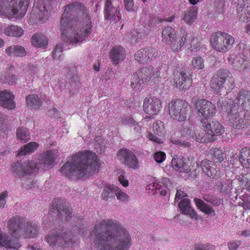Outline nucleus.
<instances>
[{
    "instance_id": "nucleus-14",
    "label": "nucleus",
    "mask_w": 250,
    "mask_h": 250,
    "mask_svg": "<svg viewBox=\"0 0 250 250\" xmlns=\"http://www.w3.org/2000/svg\"><path fill=\"white\" fill-rule=\"evenodd\" d=\"M174 78L173 83L175 87L180 90H187L191 86L192 83V75L189 72L185 71L177 72L173 74Z\"/></svg>"
},
{
    "instance_id": "nucleus-8",
    "label": "nucleus",
    "mask_w": 250,
    "mask_h": 250,
    "mask_svg": "<svg viewBox=\"0 0 250 250\" xmlns=\"http://www.w3.org/2000/svg\"><path fill=\"white\" fill-rule=\"evenodd\" d=\"M210 86L214 93H218L223 89L230 92L235 87V81L231 73L227 69H220L213 75Z\"/></svg>"
},
{
    "instance_id": "nucleus-47",
    "label": "nucleus",
    "mask_w": 250,
    "mask_h": 250,
    "mask_svg": "<svg viewBox=\"0 0 250 250\" xmlns=\"http://www.w3.org/2000/svg\"><path fill=\"white\" fill-rule=\"evenodd\" d=\"M146 49L147 62H148V61H153L159 57V52L154 48L149 46L146 47Z\"/></svg>"
},
{
    "instance_id": "nucleus-52",
    "label": "nucleus",
    "mask_w": 250,
    "mask_h": 250,
    "mask_svg": "<svg viewBox=\"0 0 250 250\" xmlns=\"http://www.w3.org/2000/svg\"><path fill=\"white\" fill-rule=\"evenodd\" d=\"M168 181V179L165 178L162 181L159 182L157 183V193H159L162 196H165L167 194V188L164 183H166Z\"/></svg>"
},
{
    "instance_id": "nucleus-10",
    "label": "nucleus",
    "mask_w": 250,
    "mask_h": 250,
    "mask_svg": "<svg viewBox=\"0 0 250 250\" xmlns=\"http://www.w3.org/2000/svg\"><path fill=\"white\" fill-rule=\"evenodd\" d=\"M162 37V42L169 44L172 51L176 52L184 45L187 38V32L183 29L181 30V33L177 36L175 29L168 26L163 29Z\"/></svg>"
},
{
    "instance_id": "nucleus-37",
    "label": "nucleus",
    "mask_w": 250,
    "mask_h": 250,
    "mask_svg": "<svg viewBox=\"0 0 250 250\" xmlns=\"http://www.w3.org/2000/svg\"><path fill=\"white\" fill-rule=\"evenodd\" d=\"M32 44L34 46L44 48L47 44V41L44 35L42 34H35L31 39Z\"/></svg>"
},
{
    "instance_id": "nucleus-7",
    "label": "nucleus",
    "mask_w": 250,
    "mask_h": 250,
    "mask_svg": "<svg viewBox=\"0 0 250 250\" xmlns=\"http://www.w3.org/2000/svg\"><path fill=\"white\" fill-rule=\"evenodd\" d=\"M49 246L53 249L73 248L77 246L78 240L69 231H57L49 232L45 238Z\"/></svg>"
},
{
    "instance_id": "nucleus-49",
    "label": "nucleus",
    "mask_w": 250,
    "mask_h": 250,
    "mask_svg": "<svg viewBox=\"0 0 250 250\" xmlns=\"http://www.w3.org/2000/svg\"><path fill=\"white\" fill-rule=\"evenodd\" d=\"M192 65L194 69H204L205 64L203 59L201 57H194L192 61Z\"/></svg>"
},
{
    "instance_id": "nucleus-59",
    "label": "nucleus",
    "mask_w": 250,
    "mask_h": 250,
    "mask_svg": "<svg viewBox=\"0 0 250 250\" xmlns=\"http://www.w3.org/2000/svg\"><path fill=\"white\" fill-rule=\"evenodd\" d=\"M4 115L0 112V136L4 137L8 133V128L3 125V122L5 119Z\"/></svg>"
},
{
    "instance_id": "nucleus-6",
    "label": "nucleus",
    "mask_w": 250,
    "mask_h": 250,
    "mask_svg": "<svg viewBox=\"0 0 250 250\" xmlns=\"http://www.w3.org/2000/svg\"><path fill=\"white\" fill-rule=\"evenodd\" d=\"M30 0H0V15L9 19L21 18L25 15Z\"/></svg>"
},
{
    "instance_id": "nucleus-63",
    "label": "nucleus",
    "mask_w": 250,
    "mask_h": 250,
    "mask_svg": "<svg viewBox=\"0 0 250 250\" xmlns=\"http://www.w3.org/2000/svg\"><path fill=\"white\" fill-rule=\"evenodd\" d=\"M125 9L129 12H133L134 10L133 0H124Z\"/></svg>"
},
{
    "instance_id": "nucleus-2",
    "label": "nucleus",
    "mask_w": 250,
    "mask_h": 250,
    "mask_svg": "<svg viewBox=\"0 0 250 250\" xmlns=\"http://www.w3.org/2000/svg\"><path fill=\"white\" fill-rule=\"evenodd\" d=\"M97 250H129L132 245L129 233L111 220H104L97 225L91 233Z\"/></svg>"
},
{
    "instance_id": "nucleus-42",
    "label": "nucleus",
    "mask_w": 250,
    "mask_h": 250,
    "mask_svg": "<svg viewBox=\"0 0 250 250\" xmlns=\"http://www.w3.org/2000/svg\"><path fill=\"white\" fill-rule=\"evenodd\" d=\"M220 192L223 193H228L232 189V181L228 179L223 180L217 185Z\"/></svg>"
},
{
    "instance_id": "nucleus-51",
    "label": "nucleus",
    "mask_w": 250,
    "mask_h": 250,
    "mask_svg": "<svg viewBox=\"0 0 250 250\" xmlns=\"http://www.w3.org/2000/svg\"><path fill=\"white\" fill-rule=\"evenodd\" d=\"M62 51L63 45L62 43H57L52 52L53 59L55 60L61 59Z\"/></svg>"
},
{
    "instance_id": "nucleus-46",
    "label": "nucleus",
    "mask_w": 250,
    "mask_h": 250,
    "mask_svg": "<svg viewBox=\"0 0 250 250\" xmlns=\"http://www.w3.org/2000/svg\"><path fill=\"white\" fill-rule=\"evenodd\" d=\"M234 68L238 71H244L247 69V68L250 65V62L248 61L242 59L241 60L236 61L233 63Z\"/></svg>"
},
{
    "instance_id": "nucleus-17",
    "label": "nucleus",
    "mask_w": 250,
    "mask_h": 250,
    "mask_svg": "<svg viewBox=\"0 0 250 250\" xmlns=\"http://www.w3.org/2000/svg\"><path fill=\"white\" fill-rule=\"evenodd\" d=\"M117 157L123 164L133 169L137 168L138 161L136 155L130 150L125 148L119 150Z\"/></svg>"
},
{
    "instance_id": "nucleus-39",
    "label": "nucleus",
    "mask_w": 250,
    "mask_h": 250,
    "mask_svg": "<svg viewBox=\"0 0 250 250\" xmlns=\"http://www.w3.org/2000/svg\"><path fill=\"white\" fill-rule=\"evenodd\" d=\"M53 208H56L57 212L61 216H64L66 220L70 218V215L72 214L71 209L66 206V204H52Z\"/></svg>"
},
{
    "instance_id": "nucleus-41",
    "label": "nucleus",
    "mask_w": 250,
    "mask_h": 250,
    "mask_svg": "<svg viewBox=\"0 0 250 250\" xmlns=\"http://www.w3.org/2000/svg\"><path fill=\"white\" fill-rule=\"evenodd\" d=\"M180 132L182 136L187 139H190L192 138L195 131L194 129H192V126H190L189 124H188L185 123L182 125Z\"/></svg>"
},
{
    "instance_id": "nucleus-27",
    "label": "nucleus",
    "mask_w": 250,
    "mask_h": 250,
    "mask_svg": "<svg viewBox=\"0 0 250 250\" xmlns=\"http://www.w3.org/2000/svg\"><path fill=\"white\" fill-rule=\"evenodd\" d=\"M197 11L198 9L196 7H189L185 11L182 21L188 24L191 25L197 19Z\"/></svg>"
},
{
    "instance_id": "nucleus-50",
    "label": "nucleus",
    "mask_w": 250,
    "mask_h": 250,
    "mask_svg": "<svg viewBox=\"0 0 250 250\" xmlns=\"http://www.w3.org/2000/svg\"><path fill=\"white\" fill-rule=\"evenodd\" d=\"M144 36V33L139 32L137 30H133L127 38L129 39L131 42H138Z\"/></svg>"
},
{
    "instance_id": "nucleus-30",
    "label": "nucleus",
    "mask_w": 250,
    "mask_h": 250,
    "mask_svg": "<svg viewBox=\"0 0 250 250\" xmlns=\"http://www.w3.org/2000/svg\"><path fill=\"white\" fill-rule=\"evenodd\" d=\"M5 52L9 56L22 57L26 54L24 48L19 45L10 46L6 48Z\"/></svg>"
},
{
    "instance_id": "nucleus-55",
    "label": "nucleus",
    "mask_w": 250,
    "mask_h": 250,
    "mask_svg": "<svg viewBox=\"0 0 250 250\" xmlns=\"http://www.w3.org/2000/svg\"><path fill=\"white\" fill-rule=\"evenodd\" d=\"M121 122L123 124L128 125L130 126H135L137 125L134 127V129H136L137 131H140L141 130V128L138 126V124L136 123L135 121L133 120L132 118L129 117H126L124 118H122L121 120Z\"/></svg>"
},
{
    "instance_id": "nucleus-32",
    "label": "nucleus",
    "mask_w": 250,
    "mask_h": 250,
    "mask_svg": "<svg viewBox=\"0 0 250 250\" xmlns=\"http://www.w3.org/2000/svg\"><path fill=\"white\" fill-rule=\"evenodd\" d=\"M178 208L182 214L189 216L191 219L197 220L199 218V215L190 204H178Z\"/></svg>"
},
{
    "instance_id": "nucleus-64",
    "label": "nucleus",
    "mask_w": 250,
    "mask_h": 250,
    "mask_svg": "<svg viewBox=\"0 0 250 250\" xmlns=\"http://www.w3.org/2000/svg\"><path fill=\"white\" fill-rule=\"evenodd\" d=\"M18 79L13 75H8L5 77V83H8L9 84H14L16 83Z\"/></svg>"
},
{
    "instance_id": "nucleus-53",
    "label": "nucleus",
    "mask_w": 250,
    "mask_h": 250,
    "mask_svg": "<svg viewBox=\"0 0 250 250\" xmlns=\"http://www.w3.org/2000/svg\"><path fill=\"white\" fill-rule=\"evenodd\" d=\"M20 69L22 70L26 76H31L32 77H34L36 75L38 71L37 68L34 65H31L28 67L25 68L21 67Z\"/></svg>"
},
{
    "instance_id": "nucleus-58",
    "label": "nucleus",
    "mask_w": 250,
    "mask_h": 250,
    "mask_svg": "<svg viewBox=\"0 0 250 250\" xmlns=\"http://www.w3.org/2000/svg\"><path fill=\"white\" fill-rule=\"evenodd\" d=\"M174 19V17H168L167 20H165L164 19H160L157 17H153L149 20V24L153 25H157V24L162 22L164 21H172Z\"/></svg>"
},
{
    "instance_id": "nucleus-61",
    "label": "nucleus",
    "mask_w": 250,
    "mask_h": 250,
    "mask_svg": "<svg viewBox=\"0 0 250 250\" xmlns=\"http://www.w3.org/2000/svg\"><path fill=\"white\" fill-rule=\"evenodd\" d=\"M241 244L239 240H232L228 243V247L229 250H236Z\"/></svg>"
},
{
    "instance_id": "nucleus-9",
    "label": "nucleus",
    "mask_w": 250,
    "mask_h": 250,
    "mask_svg": "<svg viewBox=\"0 0 250 250\" xmlns=\"http://www.w3.org/2000/svg\"><path fill=\"white\" fill-rule=\"evenodd\" d=\"M168 114L175 121L184 122L190 117L192 109L190 104L185 100L176 99L168 103Z\"/></svg>"
},
{
    "instance_id": "nucleus-13",
    "label": "nucleus",
    "mask_w": 250,
    "mask_h": 250,
    "mask_svg": "<svg viewBox=\"0 0 250 250\" xmlns=\"http://www.w3.org/2000/svg\"><path fill=\"white\" fill-rule=\"evenodd\" d=\"M116 0H105L104 9V19L116 23L122 19L121 9Z\"/></svg>"
},
{
    "instance_id": "nucleus-34",
    "label": "nucleus",
    "mask_w": 250,
    "mask_h": 250,
    "mask_svg": "<svg viewBox=\"0 0 250 250\" xmlns=\"http://www.w3.org/2000/svg\"><path fill=\"white\" fill-rule=\"evenodd\" d=\"M39 145L35 142H31L21 147L18 152L19 156L29 155L34 152L39 147Z\"/></svg>"
},
{
    "instance_id": "nucleus-38",
    "label": "nucleus",
    "mask_w": 250,
    "mask_h": 250,
    "mask_svg": "<svg viewBox=\"0 0 250 250\" xmlns=\"http://www.w3.org/2000/svg\"><path fill=\"white\" fill-rule=\"evenodd\" d=\"M24 31L22 28L17 25H11L4 29V33L10 37H20L23 35Z\"/></svg>"
},
{
    "instance_id": "nucleus-16",
    "label": "nucleus",
    "mask_w": 250,
    "mask_h": 250,
    "mask_svg": "<svg viewBox=\"0 0 250 250\" xmlns=\"http://www.w3.org/2000/svg\"><path fill=\"white\" fill-rule=\"evenodd\" d=\"M25 222L22 218L14 216L11 218L7 223V228L12 236L18 238H21L22 230Z\"/></svg>"
},
{
    "instance_id": "nucleus-45",
    "label": "nucleus",
    "mask_w": 250,
    "mask_h": 250,
    "mask_svg": "<svg viewBox=\"0 0 250 250\" xmlns=\"http://www.w3.org/2000/svg\"><path fill=\"white\" fill-rule=\"evenodd\" d=\"M154 132L159 136H161L165 133V128L164 123L160 120H157L153 125Z\"/></svg>"
},
{
    "instance_id": "nucleus-44",
    "label": "nucleus",
    "mask_w": 250,
    "mask_h": 250,
    "mask_svg": "<svg viewBox=\"0 0 250 250\" xmlns=\"http://www.w3.org/2000/svg\"><path fill=\"white\" fill-rule=\"evenodd\" d=\"M146 49L143 48L138 50L134 55L135 59L140 63H147Z\"/></svg>"
},
{
    "instance_id": "nucleus-22",
    "label": "nucleus",
    "mask_w": 250,
    "mask_h": 250,
    "mask_svg": "<svg viewBox=\"0 0 250 250\" xmlns=\"http://www.w3.org/2000/svg\"><path fill=\"white\" fill-rule=\"evenodd\" d=\"M40 226L32 222L25 223L21 237L24 238H34L38 236L40 233Z\"/></svg>"
},
{
    "instance_id": "nucleus-36",
    "label": "nucleus",
    "mask_w": 250,
    "mask_h": 250,
    "mask_svg": "<svg viewBox=\"0 0 250 250\" xmlns=\"http://www.w3.org/2000/svg\"><path fill=\"white\" fill-rule=\"evenodd\" d=\"M27 106L34 109H38L42 106V102L36 94H30L26 96Z\"/></svg>"
},
{
    "instance_id": "nucleus-62",
    "label": "nucleus",
    "mask_w": 250,
    "mask_h": 250,
    "mask_svg": "<svg viewBox=\"0 0 250 250\" xmlns=\"http://www.w3.org/2000/svg\"><path fill=\"white\" fill-rule=\"evenodd\" d=\"M166 153L162 151H158L155 153L154 158L158 163H162L166 159Z\"/></svg>"
},
{
    "instance_id": "nucleus-57",
    "label": "nucleus",
    "mask_w": 250,
    "mask_h": 250,
    "mask_svg": "<svg viewBox=\"0 0 250 250\" xmlns=\"http://www.w3.org/2000/svg\"><path fill=\"white\" fill-rule=\"evenodd\" d=\"M198 208L206 214L211 215L214 213V209L209 204H196Z\"/></svg>"
},
{
    "instance_id": "nucleus-56",
    "label": "nucleus",
    "mask_w": 250,
    "mask_h": 250,
    "mask_svg": "<svg viewBox=\"0 0 250 250\" xmlns=\"http://www.w3.org/2000/svg\"><path fill=\"white\" fill-rule=\"evenodd\" d=\"M140 77L138 73V71L134 74L131 79V85L133 88L138 89L140 87L141 83Z\"/></svg>"
},
{
    "instance_id": "nucleus-23",
    "label": "nucleus",
    "mask_w": 250,
    "mask_h": 250,
    "mask_svg": "<svg viewBox=\"0 0 250 250\" xmlns=\"http://www.w3.org/2000/svg\"><path fill=\"white\" fill-rule=\"evenodd\" d=\"M188 161L181 156L174 155L171 160V167L175 170L188 173L190 170V166L188 164Z\"/></svg>"
},
{
    "instance_id": "nucleus-48",
    "label": "nucleus",
    "mask_w": 250,
    "mask_h": 250,
    "mask_svg": "<svg viewBox=\"0 0 250 250\" xmlns=\"http://www.w3.org/2000/svg\"><path fill=\"white\" fill-rule=\"evenodd\" d=\"M187 194L183 191L177 190L175 195V201L179 203H190V200L187 198Z\"/></svg>"
},
{
    "instance_id": "nucleus-18",
    "label": "nucleus",
    "mask_w": 250,
    "mask_h": 250,
    "mask_svg": "<svg viewBox=\"0 0 250 250\" xmlns=\"http://www.w3.org/2000/svg\"><path fill=\"white\" fill-rule=\"evenodd\" d=\"M138 73L142 83L146 84L154 81L161 74L158 68L152 65L142 67L138 70Z\"/></svg>"
},
{
    "instance_id": "nucleus-20",
    "label": "nucleus",
    "mask_w": 250,
    "mask_h": 250,
    "mask_svg": "<svg viewBox=\"0 0 250 250\" xmlns=\"http://www.w3.org/2000/svg\"><path fill=\"white\" fill-rule=\"evenodd\" d=\"M237 13L240 21L248 22L250 21V0H239Z\"/></svg>"
},
{
    "instance_id": "nucleus-31",
    "label": "nucleus",
    "mask_w": 250,
    "mask_h": 250,
    "mask_svg": "<svg viewBox=\"0 0 250 250\" xmlns=\"http://www.w3.org/2000/svg\"><path fill=\"white\" fill-rule=\"evenodd\" d=\"M118 191V187L113 185L107 184L101 194V198L104 201L110 200L115 197L116 191Z\"/></svg>"
},
{
    "instance_id": "nucleus-3",
    "label": "nucleus",
    "mask_w": 250,
    "mask_h": 250,
    "mask_svg": "<svg viewBox=\"0 0 250 250\" xmlns=\"http://www.w3.org/2000/svg\"><path fill=\"white\" fill-rule=\"evenodd\" d=\"M95 153L89 150L79 151L74 154L70 161L66 162L61 168V172L66 176L71 175L83 177L98 170L100 164Z\"/></svg>"
},
{
    "instance_id": "nucleus-1",
    "label": "nucleus",
    "mask_w": 250,
    "mask_h": 250,
    "mask_svg": "<svg viewBox=\"0 0 250 250\" xmlns=\"http://www.w3.org/2000/svg\"><path fill=\"white\" fill-rule=\"evenodd\" d=\"M62 40L67 44H76L91 33L92 24L88 10L81 2L67 4L61 19Z\"/></svg>"
},
{
    "instance_id": "nucleus-19",
    "label": "nucleus",
    "mask_w": 250,
    "mask_h": 250,
    "mask_svg": "<svg viewBox=\"0 0 250 250\" xmlns=\"http://www.w3.org/2000/svg\"><path fill=\"white\" fill-rule=\"evenodd\" d=\"M200 167L205 176L210 178H218L220 176V170L217 165L208 159L203 160L200 163Z\"/></svg>"
},
{
    "instance_id": "nucleus-5",
    "label": "nucleus",
    "mask_w": 250,
    "mask_h": 250,
    "mask_svg": "<svg viewBox=\"0 0 250 250\" xmlns=\"http://www.w3.org/2000/svg\"><path fill=\"white\" fill-rule=\"evenodd\" d=\"M220 111L223 114L227 113L229 124L235 129H245L250 125V115L242 110L239 104L233 101L223 102Z\"/></svg>"
},
{
    "instance_id": "nucleus-29",
    "label": "nucleus",
    "mask_w": 250,
    "mask_h": 250,
    "mask_svg": "<svg viewBox=\"0 0 250 250\" xmlns=\"http://www.w3.org/2000/svg\"><path fill=\"white\" fill-rule=\"evenodd\" d=\"M192 139L200 143H208L215 140V139H211V135L208 134L206 131V129L195 132Z\"/></svg>"
},
{
    "instance_id": "nucleus-26",
    "label": "nucleus",
    "mask_w": 250,
    "mask_h": 250,
    "mask_svg": "<svg viewBox=\"0 0 250 250\" xmlns=\"http://www.w3.org/2000/svg\"><path fill=\"white\" fill-rule=\"evenodd\" d=\"M109 56L113 63L116 64L125 58V51L120 45H117L111 50Z\"/></svg>"
},
{
    "instance_id": "nucleus-15",
    "label": "nucleus",
    "mask_w": 250,
    "mask_h": 250,
    "mask_svg": "<svg viewBox=\"0 0 250 250\" xmlns=\"http://www.w3.org/2000/svg\"><path fill=\"white\" fill-rule=\"evenodd\" d=\"M162 102L161 100L154 96L146 97L143 105L144 111L151 116L157 114L161 108Z\"/></svg>"
},
{
    "instance_id": "nucleus-28",
    "label": "nucleus",
    "mask_w": 250,
    "mask_h": 250,
    "mask_svg": "<svg viewBox=\"0 0 250 250\" xmlns=\"http://www.w3.org/2000/svg\"><path fill=\"white\" fill-rule=\"evenodd\" d=\"M224 32L219 31L213 33L210 38V42L212 48L218 52H220L222 49V41Z\"/></svg>"
},
{
    "instance_id": "nucleus-40",
    "label": "nucleus",
    "mask_w": 250,
    "mask_h": 250,
    "mask_svg": "<svg viewBox=\"0 0 250 250\" xmlns=\"http://www.w3.org/2000/svg\"><path fill=\"white\" fill-rule=\"evenodd\" d=\"M209 152L214 163H220L223 161L224 159V153L222 149L213 147L210 149Z\"/></svg>"
},
{
    "instance_id": "nucleus-11",
    "label": "nucleus",
    "mask_w": 250,
    "mask_h": 250,
    "mask_svg": "<svg viewBox=\"0 0 250 250\" xmlns=\"http://www.w3.org/2000/svg\"><path fill=\"white\" fill-rule=\"evenodd\" d=\"M57 2V0H35L34 6L30 13L28 22L30 24L42 23V20L46 19L50 5Z\"/></svg>"
},
{
    "instance_id": "nucleus-54",
    "label": "nucleus",
    "mask_w": 250,
    "mask_h": 250,
    "mask_svg": "<svg viewBox=\"0 0 250 250\" xmlns=\"http://www.w3.org/2000/svg\"><path fill=\"white\" fill-rule=\"evenodd\" d=\"M190 50L191 51L196 50V51L198 50H200L203 46L202 43L201 42V41L195 37H193L191 39L190 42Z\"/></svg>"
},
{
    "instance_id": "nucleus-43",
    "label": "nucleus",
    "mask_w": 250,
    "mask_h": 250,
    "mask_svg": "<svg viewBox=\"0 0 250 250\" xmlns=\"http://www.w3.org/2000/svg\"><path fill=\"white\" fill-rule=\"evenodd\" d=\"M17 139L22 143L27 142L30 140V135L27 129L23 127H19L17 130Z\"/></svg>"
},
{
    "instance_id": "nucleus-35",
    "label": "nucleus",
    "mask_w": 250,
    "mask_h": 250,
    "mask_svg": "<svg viewBox=\"0 0 250 250\" xmlns=\"http://www.w3.org/2000/svg\"><path fill=\"white\" fill-rule=\"evenodd\" d=\"M223 39L222 41V49L221 52H226L230 50L233 46L234 42V38L226 32L223 34Z\"/></svg>"
},
{
    "instance_id": "nucleus-25",
    "label": "nucleus",
    "mask_w": 250,
    "mask_h": 250,
    "mask_svg": "<svg viewBox=\"0 0 250 250\" xmlns=\"http://www.w3.org/2000/svg\"><path fill=\"white\" fill-rule=\"evenodd\" d=\"M236 100L244 111H250V90L241 89L238 93Z\"/></svg>"
},
{
    "instance_id": "nucleus-24",
    "label": "nucleus",
    "mask_w": 250,
    "mask_h": 250,
    "mask_svg": "<svg viewBox=\"0 0 250 250\" xmlns=\"http://www.w3.org/2000/svg\"><path fill=\"white\" fill-rule=\"evenodd\" d=\"M15 97L7 90L0 92V105L4 108L13 109L15 108Z\"/></svg>"
},
{
    "instance_id": "nucleus-21",
    "label": "nucleus",
    "mask_w": 250,
    "mask_h": 250,
    "mask_svg": "<svg viewBox=\"0 0 250 250\" xmlns=\"http://www.w3.org/2000/svg\"><path fill=\"white\" fill-rule=\"evenodd\" d=\"M202 126L206 129V131L211 135V139H214V136L220 135L224 132V128L221 124L217 121H211L209 120L205 122V124H201Z\"/></svg>"
},
{
    "instance_id": "nucleus-12",
    "label": "nucleus",
    "mask_w": 250,
    "mask_h": 250,
    "mask_svg": "<svg viewBox=\"0 0 250 250\" xmlns=\"http://www.w3.org/2000/svg\"><path fill=\"white\" fill-rule=\"evenodd\" d=\"M194 106L201 124H205V122L212 118L217 111L215 104L206 99L197 100L194 103Z\"/></svg>"
},
{
    "instance_id": "nucleus-33",
    "label": "nucleus",
    "mask_w": 250,
    "mask_h": 250,
    "mask_svg": "<svg viewBox=\"0 0 250 250\" xmlns=\"http://www.w3.org/2000/svg\"><path fill=\"white\" fill-rule=\"evenodd\" d=\"M239 159L241 165L246 168H250V148L244 147L239 152Z\"/></svg>"
},
{
    "instance_id": "nucleus-60",
    "label": "nucleus",
    "mask_w": 250,
    "mask_h": 250,
    "mask_svg": "<svg viewBox=\"0 0 250 250\" xmlns=\"http://www.w3.org/2000/svg\"><path fill=\"white\" fill-rule=\"evenodd\" d=\"M115 196L117 197V198L121 201L127 202L128 201L129 196L126 193L122 191L118 187V191H116Z\"/></svg>"
},
{
    "instance_id": "nucleus-4",
    "label": "nucleus",
    "mask_w": 250,
    "mask_h": 250,
    "mask_svg": "<svg viewBox=\"0 0 250 250\" xmlns=\"http://www.w3.org/2000/svg\"><path fill=\"white\" fill-rule=\"evenodd\" d=\"M39 164L34 162L15 163L12 167L13 172L19 177L21 182L26 184L28 188H32L34 184L33 178L36 172L42 167V166L48 167L53 165L55 158L54 152L52 150H47L42 153L39 158Z\"/></svg>"
}]
</instances>
